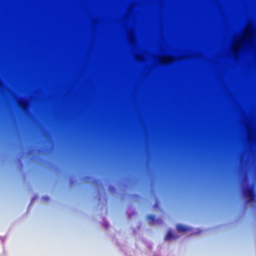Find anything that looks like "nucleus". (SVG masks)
Returning a JSON list of instances; mask_svg holds the SVG:
<instances>
[{
    "label": "nucleus",
    "instance_id": "1",
    "mask_svg": "<svg viewBox=\"0 0 256 256\" xmlns=\"http://www.w3.org/2000/svg\"><path fill=\"white\" fill-rule=\"evenodd\" d=\"M226 80H250V79H228L225 78V150H226ZM226 178V177H224Z\"/></svg>",
    "mask_w": 256,
    "mask_h": 256
},
{
    "label": "nucleus",
    "instance_id": "2",
    "mask_svg": "<svg viewBox=\"0 0 256 256\" xmlns=\"http://www.w3.org/2000/svg\"><path fill=\"white\" fill-rule=\"evenodd\" d=\"M245 194L247 198H249L248 202L253 200L254 197V194L252 188H248L245 191Z\"/></svg>",
    "mask_w": 256,
    "mask_h": 256
},
{
    "label": "nucleus",
    "instance_id": "3",
    "mask_svg": "<svg viewBox=\"0 0 256 256\" xmlns=\"http://www.w3.org/2000/svg\"><path fill=\"white\" fill-rule=\"evenodd\" d=\"M176 229L180 232H186L189 230V228L180 224L176 225Z\"/></svg>",
    "mask_w": 256,
    "mask_h": 256
},
{
    "label": "nucleus",
    "instance_id": "4",
    "mask_svg": "<svg viewBox=\"0 0 256 256\" xmlns=\"http://www.w3.org/2000/svg\"><path fill=\"white\" fill-rule=\"evenodd\" d=\"M232 55L234 58L237 59L240 55V48L238 46H234L232 49Z\"/></svg>",
    "mask_w": 256,
    "mask_h": 256
},
{
    "label": "nucleus",
    "instance_id": "5",
    "mask_svg": "<svg viewBox=\"0 0 256 256\" xmlns=\"http://www.w3.org/2000/svg\"><path fill=\"white\" fill-rule=\"evenodd\" d=\"M173 236H174V234H173L171 230H169L168 232V233L166 236V240H170V239L172 238H173Z\"/></svg>",
    "mask_w": 256,
    "mask_h": 256
},
{
    "label": "nucleus",
    "instance_id": "6",
    "mask_svg": "<svg viewBox=\"0 0 256 256\" xmlns=\"http://www.w3.org/2000/svg\"><path fill=\"white\" fill-rule=\"evenodd\" d=\"M148 219L150 221L151 223H154L155 221V216L154 215L150 214L148 216Z\"/></svg>",
    "mask_w": 256,
    "mask_h": 256
}]
</instances>
